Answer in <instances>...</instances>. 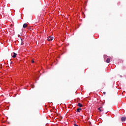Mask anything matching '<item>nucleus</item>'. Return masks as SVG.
Here are the masks:
<instances>
[{"mask_svg":"<svg viewBox=\"0 0 126 126\" xmlns=\"http://www.w3.org/2000/svg\"><path fill=\"white\" fill-rule=\"evenodd\" d=\"M12 58H16V53H13V55L12 56Z\"/></svg>","mask_w":126,"mask_h":126,"instance_id":"6","label":"nucleus"},{"mask_svg":"<svg viewBox=\"0 0 126 126\" xmlns=\"http://www.w3.org/2000/svg\"><path fill=\"white\" fill-rule=\"evenodd\" d=\"M21 45H24V42H23V40H22V38H21Z\"/></svg>","mask_w":126,"mask_h":126,"instance_id":"7","label":"nucleus"},{"mask_svg":"<svg viewBox=\"0 0 126 126\" xmlns=\"http://www.w3.org/2000/svg\"><path fill=\"white\" fill-rule=\"evenodd\" d=\"M82 109L81 108H78L77 109L76 112L78 113H80V111H81Z\"/></svg>","mask_w":126,"mask_h":126,"instance_id":"4","label":"nucleus"},{"mask_svg":"<svg viewBox=\"0 0 126 126\" xmlns=\"http://www.w3.org/2000/svg\"><path fill=\"white\" fill-rule=\"evenodd\" d=\"M54 39V37H52V36H49L48 37L47 40L48 41H53V40Z\"/></svg>","mask_w":126,"mask_h":126,"instance_id":"1","label":"nucleus"},{"mask_svg":"<svg viewBox=\"0 0 126 126\" xmlns=\"http://www.w3.org/2000/svg\"><path fill=\"white\" fill-rule=\"evenodd\" d=\"M126 117H122L121 118L122 122H126Z\"/></svg>","mask_w":126,"mask_h":126,"instance_id":"3","label":"nucleus"},{"mask_svg":"<svg viewBox=\"0 0 126 126\" xmlns=\"http://www.w3.org/2000/svg\"><path fill=\"white\" fill-rule=\"evenodd\" d=\"M32 63H34V60H32Z\"/></svg>","mask_w":126,"mask_h":126,"instance_id":"11","label":"nucleus"},{"mask_svg":"<svg viewBox=\"0 0 126 126\" xmlns=\"http://www.w3.org/2000/svg\"><path fill=\"white\" fill-rule=\"evenodd\" d=\"M98 110H99V112H102V110L101 109V107H99L98 108Z\"/></svg>","mask_w":126,"mask_h":126,"instance_id":"9","label":"nucleus"},{"mask_svg":"<svg viewBox=\"0 0 126 126\" xmlns=\"http://www.w3.org/2000/svg\"><path fill=\"white\" fill-rule=\"evenodd\" d=\"M23 27V28H26L27 27V24H24Z\"/></svg>","mask_w":126,"mask_h":126,"instance_id":"5","label":"nucleus"},{"mask_svg":"<svg viewBox=\"0 0 126 126\" xmlns=\"http://www.w3.org/2000/svg\"><path fill=\"white\" fill-rule=\"evenodd\" d=\"M8 63H10V64H11V63H12V62L11 61H10V60H9V62H8Z\"/></svg>","mask_w":126,"mask_h":126,"instance_id":"10","label":"nucleus"},{"mask_svg":"<svg viewBox=\"0 0 126 126\" xmlns=\"http://www.w3.org/2000/svg\"><path fill=\"white\" fill-rule=\"evenodd\" d=\"M77 106L79 107V108H82V106H83V104L80 103H78Z\"/></svg>","mask_w":126,"mask_h":126,"instance_id":"2","label":"nucleus"},{"mask_svg":"<svg viewBox=\"0 0 126 126\" xmlns=\"http://www.w3.org/2000/svg\"><path fill=\"white\" fill-rule=\"evenodd\" d=\"M75 126H78V125H76V124H74Z\"/></svg>","mask_w":126,"mask_h":126,"instance_id":"12","label":"nucleus"},{"mask_svg":"<svg viewBox=\"0 0 126 126\" xmlns=\"http://www.w3.org/2000/svg\"><path fill=\"white\" fill-rule=\"evenodd\" d=\"M106 63H110V59L109 58L107 59Z\"/></svg>","mask_w":126,"mask_h":126,"instance_id":"8","label":"nucleus"},{"mask_svg":"<svg viewBox=\"0 0 126 126\" xmlns=\"http://www.w3.org/2000/svg\"><path fill=\"white\" fill-rule=\"evenodd\" d=\"M103 94H106V92H103Z\"/></svg>","mask_w":126,"mask_h":126,"instance_id":"13","label":"nucleus"}]
</instances>
